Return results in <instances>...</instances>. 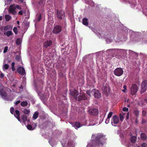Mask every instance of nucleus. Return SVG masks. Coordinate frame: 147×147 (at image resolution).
I'll return each mask as SVG.
<instances>
[{
	"label": "nucleus",
	"instance_id": "f257e3e1",
	"mask_svg": "<svg viewBox=\"0 0 147 147\" xmlns=\"http://www.w3.org/2000/svg\"><path fill=\"white\" fill-rule=\"evenodd\" d=\"M95 140L96 145L102 147L103 146V143L106 140L105 136L103 135L102 134H98L96 137Z\"/></svg>",
	"mask_w": 147,
	"mask_h": 147
},
{
	"label": "nucleus",
	"instance_id": "f03ea898",
	"mask_svg": "<svg viewBox=\"0 0 147 147\" xmlns=\"http://www.w3.org/2000/svg\"><path fill=\"white\" fill-rule=\"evenodd\" d=\"M147 89V80L143 81L142 83L141 87V93L143 94L146 91Z\"/></svg>",
	"mask_w": 147,
	"mask_h": 147
},
{
	"label": "nucleus",
	"instance_id": "7ed1b4c3",
	"mask_svg": "<svg viewBox=\"0 0 147 147\" xmlns=\"http://www.w3.org/2000/svg\"><path fill=\"white\" fill-rule=\"evenodd\" d=\"M62 27L59 25L55 26L53 28L52 31L53 33L55 34H58L62 31Z\"/></svg>",
	"mask_w": 147,
	"mask_h": 147
},
{
	"label": "nucleus",
	"instance_id": "20e7f679",
	"mask_svg": "<svg viewBox=\"0 0 147 147\" xmlns=\"http://www.w3.org/2000/svg\"><path fill=\"white\" fill-rule=\"evenodd\" d=\"M114 73L116 76H120L123 74V71L121 68L118 67L114 70Z\"/></svg>",
	"mask_w": 147,
	"mask_h": 147
},
{
	"label": "nucleus",
	"instance_id": "39448f33",
	"mask_svg": "<svg viewBox=\"0 0 147 147\" xmlns=\"http://www.w3.org/2000/svg\"><path fill=\"white\" fill-rule=\"evenodd\" d=\"M138 87L137 85L135 84L133 85L131 88V93L132 96L134 95L137 92Z\"/></svg>",
	"mask_w": 147,
	"mask_h": 147
},
{
	"label": "nucleus",
	"instance_id": "423d86ee",
	"mask_svg": "<svg viewBox=\"0 0 147 147\" xmlns=\"http://www.w3.org/2000/svg\"><path fill=\"white\" fill-rule=\"evenodd\" d=\"M57 14L58 18L59 20H61L63 17H65V11L62 10H58Z\"/></svg>",
	"mask_w": 147,
	"mask_h": 147
},
{
	"label": "nucleus",
	"instance_id": "0eeeda50",
	"mask_svg": "<svg viewBox=\"0 0 147 147\" xmlns=\"http://www.w3.org/2000/svg\"><path fill=\"white\" fill-rule=\"evenodd\" d=\"M119 122V117L117 115H114L113 116L111 120V124L113 125L114 124H117Z\"/></svg>",
	"mask_w": 147,
	"mask_h": 147
},
{
	"label": "nucleus",
	"instance_id": "6e6552de",
	"mask_svg": "<svg viewBox=\"0 0 147 147\" xmlns=\"http://www.w3.org/2000/svg\"><path fill=\"white\" fill-rule=\"evenodd\" d=\"M88 112L92 115H97L98 113V110L97 109L91 108L88 110Z\"/></svg>",
	"mask_w": 147,
	"mask_h": 147
},
{
	"label": "nucleus",
	"instance_id": "1a4fd4ad",
	"mask_svg": "<svg viewBox=\"0 0 147 147\" xmlns=\"http://www.w3.org/2000/svg\"><path fill=\"white\" fill-rule=\"evenodd\" d=\"M17 71L18 72L20 75H24L26 74L24 68L21 67H19L18 68Z\"/></svg>",
	"mask_w": 147,
	"mask_h": 147
},
{
	"label": "nucleus",
	"instance_id": "9d476101",
	"mask_svg": "<svg viewBox=\"0 0 147 147\" xmlns=\"http://www.w3.org/2000/svg\"><path fill=\"white\" fill-rule=\"evenodd\" d=\"M71 124L73 127H75L76 129H77V128L80 127L83 125L82 124H81L80 122H78L72 123Z\"/></svg>",
	"mask_w": 147,
	"mask_h": 147
},
{
	"label": "nucleus",
	"instance_id": "9b49d317",
	"mask_svg": "<svg viewBox=\"0 0 147 147\" xmlns=\"http://www.w3.org/2000/svg\"><path fill=\"white\" fill-rule=\"evenodd\" d=\"M15 10L16 7H14L13 5H11L10 6V8H9V11L10 13L15 15L16 13V12Z\"/></svg>",
	"mask_w": 147,
	"mask_h": 147
},
{
	"label": "nucleus",
	"instance_id": "f8f14e48",
	"mask_svg": "<svg viewBox=\"0 0 147 147\" xmlns=\"http://www.w3.org/2000/svg\"><path fill=\"white\" fill-rule=\"evenodd\" d=\"M71 94L74 97L75 99L77 100V96L79 94V92L78 91L75 90H74L71 91Z\"/></svg>",
	"mask_w": 147,
	"mask_h": 147
},
{
	"label": "nucleus",
	"instance_id": "ddd939ff",
	"mask_svg": "<svg viewBox=\"0 0 147 147\" xmlns=\"http://www.w3.org/2000/svg\"><path fill=\"white\" fill-rule=\"evenodd\" d=\"M93 94L95 97L98 98H100L101 97V94L99 91L95 89Z\"/></svg>",
	"mask_w": 147,
	"mask_h": 147
},
{
	"label": "nucleus",
	"instance_id": "4468645a",
	"mask_svg": "<svg viewBox=\"0 0 147 147\" xmlns=\"http://www.w3.org/2000/svg\"><path fill=\"white\" fill-rule=\"evenodd\" d=\"M103 92L106 95H108L109 94L110 88L109 87L105 86L103 87Z\"/></svg>",
	"mask_w": 147,
	"mask_h": 147
},
{
	"label": "nucleus",
	"instance_id": "2eb2a0df",
	"mask_svg": "<svg viewBox=\"0 0 147 147\" xmlns=\"http://www.w3.org/2000/svg\"><path fill=\"white\" fill-rule=\"evenodd\" d=\"M87 99V98L86 96V95L84 94L80 95L77 97V99L79 101H81L82 100H86Z\"/></svg>",
	"mask_w": 147,
	"mask_h": 147
},
{
	"label": "nucleus",
	"instance_id": "dca6fc26",
	"mask_svg": "<svg viewBox=\"0 0 147 147\" xmlns=\"http://www.w3.org/2000/svg\"><path fill=\"white\" fill-rule=\"evenodd\" d=\"M52 44L51 40H47L45 42L44 44V46L45 48H47L49 47H50Z\"/></svg>",
	"mask_w": 147,
	"mask_h": 147
},
{
	"label": "nucleus",
	"instance_id": "f3484780",
	"mask_svg": "<svg viewBox=\"0 0 147 147\" xmlns=\"http://www.w3.org/2000/svg\"><path fill=\"white\" fill-rule=\"evenodd\" d=\"M0 94L2 96L4 97H6L7 96V93L3 88H1L0 89Z\"/></svg>",
	"mask_w": 147,
	"mask_h": 147
},
{
	"label": "nucleus",
	"instance_id": "a211bd4d",
	"mask_svg": "<svg viewBox=\"0 0 147 147\" xmlns=\"http://www.w3.org/2000/svg\"><path fill=\"white\" fill-rule=\"evenodd\" d=\"M140 138L142 140L145 141L147 138V136L145 133H141L140 134Z\"/></svg>",
	"mask_w": 147,
	"mask_h": 147
},
{
	"label": "nucleus",
	"instance_id": "6ab92c4d",
	"mask_svg": "<svg viewBox=\"0 0 147 147\" xmlns=\"http://www.w3.org/2000/svg\"><path fill=\"white\" fill-rule=\"evenodd\" d=\"M34 127H32V126L30 124H28L27 125V128L29 130H33L35 128V127H36V124H34Z\"/></svg>",
	"mask_w": 147,
	"mask_h": 147
},
{
	"label": "nucleus",
	"instance_id": "aec40b11",
	"mask_svg": "<svg viewBox=\"0 0 147 147\" xmlns=\"http://www.w3.org/2000/svg\"><path fill=\"white\" fill-rule=\"evenodd\" d=\"M95 89H93L92 90H87L86 91V93L90 96H91V95H93Z\"/></svg>",
	"mask_w": 147,
	"mask_h": 147
},
{
	"label": "nucleus",
	"instance_id": "412c9836",
	"mask_svg": "<svg viewBox=\"0 0 147 147\" xmlns=\"http://www.w3.org/2000/svg\"><path fill=\"white\" fill-rule=\"evenodd\" d=\"M12 31L11 30H8L6 32L4 33L5 35H6L7 37H9L10 35H12Z\"/></svg>",
	"mask_w": 147,
	"mask_h": 147
},
{
	"label": "nucleus",
	"instance_id": "4be33fe9",
	"mask_svg": "<svg viewBox=\"0 0 147 147\" xmlns=\"http://www.w3.org/2000/svg\"><path fill=\"white\" fill-rule=\"evenodd\" d=\"M88 20L86 18H84L83 20V24L86 26H87L88 25Z\"/></svg>",
	"mask_w": 147,
	"mask_h": 147
},
{
	"label": "nucleus",
	"instance_id": "5701e85b",
	"mask_svg": "<svg viewBox=\"0 0 147 147\" xmlns=\"http://www.w3.org/2000/svg\"><path fill=\"white\" fill-rule=\"evenodd\" d=\"M22 119L23 120L24 123H25V122L27 120V117L25 115H23L22 116Z\"/></svg>",
	"mask_w": 147,
	"mask_h": 147
},
{
	"label": "nucleus",
	"instance_id": "b1692460",
	"mask_svg": "<svg viewBox=\"0 0 147 147\" xmlns=\"http://www.w3.org/2000/svg\"><path fill=\"white\" fill-rule=\"evenodd\" d=\"M12 27L10 25H7L4 27V29L5 31H7L9 30H11Z\"/></svg>",
	"mask_w": 147,
	"mask_h": 147
},
{
	"label": "nucleus",
	"instance_id": "393cba45",
	"mask_svg": "<svg viewBox=\"0 0 147 147\" xmlns=\"http://www.w3.org/2000/svg\"><path fill=\"white\" fill-rule=\"evenodd\" d=\"M39 115V113L37 112L36 111L33 114V117L34 119H36L38 117V116Z\"/></svg>",
	"mask_w": 147,
	"mask_h": 147
},
{
	"label": "nucleus",
	"instance_id": "a878e982",
	"mask_svg": "<svg viewBox=\"0 0 147 147\" xmlns=\"http://www.w3.org/2000/svg\"><path fill=\"white\" fill-rule=\"evenodd\" d=\"M139 111L138 109H135L134 111V114L136 117H138L139 115Z\"/></svg>",
	"mask_w": 147,
	"mask_h": 147
},
{
	"label": "nucleus",
	"instance_id": "bb28decb",
	"mask_svg": "<svg viewBox=\"0 0 147 147\" xmlns=\"http://www.w3.org/2000/svg\"><path fill=\"white\" fill-rule=\"evenodd\" d=\"M136 137L135 136H132L131 137V142L133 143H134L136 142Z\"/></svg>",
	"mask_w": 147,
	"mask_h": 147
},
{
	"label": "nucleus",
	"instance_id": "cd10ccee",
	"mask_svg": "<svg viewBox=\"0 0 147 147\" xmlns=\"http://www.w3.org/2000/svg\"><path fill=\"white\" fill-rule=\"evenodd\" d=\"M41 14H38L36 16V20L37 21L39 22L41 20Z\"/></svg>",
	"mask_w": 147,
	"mask_h": 147
},
{
	"label": "nucleus",
	"instance_id": "c85d7f7f",
	"mask_svg": "<svg viewBox=\"0 0 147 147\" xmlns=\"http://www.w3.org/2000/svg\"><path fill=\"white\" fill-rule=\"evenodd\" d=\"M5 18L6 19V20L8 21L11 19V17L9 15L7 14L5 15Z\"/></svg>",
	"mask_w": 147,
	"mask_h": 147
},
{
	"label": "nucleus",
	"instance_id": "c756f323",
	"mask_svg": "<svg viewBox=\"0 0 147 147\" xmlns=\"http://www.w3.org/2000/svg\"><path fill=\"white\" fill-rule=\"evenodd\" d=\"M147 99L146 98L144 99L142 101V106H144L147 103Z\"/></svg>",
	"mask_w": 147,
	"mask_h": 147
},
{
	"label": "nucleus",
	"instance_id": "7c9ffc66",
	"mask_svg": "<svg viewBox=\"0 0 147 147\" xmlns=\"http://www.w3.org/2000/svg\"><path fill=\"white\" fill-rule=\"evenodd\" d=\"M27 104H28V103L26 101H22L21 103V106L23 107L26 106Z\"/></svg>",
	"mask_w": 147,
	"mask_h": 147
},
{
	"label": "nucleus",
	"instance_id": "2f4dec72",
	"mask_svg": "<svg viewBox=\"0 0 147 147\" xmlns=\"http://www.w3.org/2000/svg\"><path fill=\"white\" fill-rule=\"evenodd\" d=\"M21 40L20 38H18L16 40V44L18 45H19L21 44Z\"/></svg>",
	"mask_w": 147,
	"mask_h": 147
},
{
	"label": "nucleus",
	"instance_id": "473e14b6",
	"mask_svg": "<svg viewBox=\"0 0 147 147\" xmlns=\"http://www.w3.org/2000/svg\"><path fill=\"white\" fill-rule=\"evenodd\" d=\"M23 113L24 114L27 115H28L30 113V111L29 110H27L26 109H24V110L23 111Z\"/></svg>",
	"mask_w": 147,
	"mask_h": 147
},
{
	"label": "nucleus",
	"instance_id": "72a5a7b5",
	"mask_svg": "<svg viewBox=\"0 0 147 147\" xmlns=\"http://www.w3.org/2000/svg\"><path fill=\"white\" fill-rule=\"evenodd\" d=\"M14 114H15L16 115V117H19L20 116V112L19 110H15V113H14Z\"/></svg>",
	"mask_w": 147,
	"mask_h": 147
},
{
	"label": "nucleus",
	"instance_id": "f704fd0d",
	"mask_svg": "<svg viewBox=\"0 0 147 147\" xmlns=\"http://www.w3.org/2000/svg\"><path fill=\"white\" fill-rule=\"evenodd\" d=\"M45 0H40L39 3V4L40 5H45Z\"/></svg>",
	"mask_w": 147,
	"mask_h": 147
},
{
	"label": "nucleus",
	"instance_id": "c9c22d12",
	"mask_svg": "<svg viewBox=\"0 0 147 147\" xmlns=\"http://www.w3.org/2000/svg\"><path fill=\"white\" fill-rule=\"evenodd\" d=\"M13 31L15 33V34H18V29L16 27H14L13 28Z\"/></svg>",
	"mask_w": 147,
	"mask_h": 147
},
{
	"label": "nucleus",
	"instance_id": "e433bc0d",
	"mask_svg": "<svg viewBox=\"0 0 147 147\" xmlns=\"http://www.w3.org/2000/svg\"><path fill=\"white\" fill-rule=\"evenodd\" d=\"M14 108L13 107H11L10 109V111L11 114H13L14 113Z\"/></svg>",
	"mask_w": 147,
	"mask_h": 147
},
{
	"label": "nucleus",
	"instance_id": "4c0bfd02",
	"mask_svg": "<svg viewBox=\"0 0 147 147\" xmlns=\"http://www.w3.org/2000/svg\"><path fill=\"white\" fill-rule=\"evenodd\" d=\"M119 117L120 119V121H123L124 119V117L123 115H121V113L119 114Z\"/></svg>",
	"mask_w": 147,
	"mask_h": 147
},
{
	"label": "nucleus",
	"instance_id": "58836bf2",
	"mask_svg": "<svg viewBox=\"0 0 147 147\" xmlns=\"http://www.w3.org/2000/svg\"><path fill=\"white\" fill-rule=\"evenodd\" d=\"M113 114V112H109V113L108 115H107V118H110L111 117H112Z\"/></svg>",
	"mask_w": 147,
	"mask_h": 147
},
{
	"label": "nucleus",
	"instance_id": "ea45409f",
	"mask_svg": "<svg viewBox=\"0 0 147 147\" xmlns=\"http://www.w3.org/2000/svg\"><path fill=\"white\" fill-rule=\"evenodd\" d=\"M9 67V65L7 64H5L4 65V68L5 69H7Z\"/></svg>",
	"mask_w": 147,
	"mask_h": 147
},
{
	"label": "nucleus",
	"instance_id": "a19ab883",
	"mask_svg": "<svg viewBox=\"0 0 147 147\" xmlns=\"http://www.w3.org/2000/svg\"><path fill=\"white\" fill-rule=\"evenodd\" d=\"M11 1V0H5V2L6 3V4H10V3Z\"/></svg>",
	"mask_w": 147,
	"mask_h": 147
},
{
	"label": "nucleus",
	"instance_id": "79ce46f5",
	"mask_svg": "<svg viewBox=\"0 0 147 147\" xmlns=\"http://www.w3.org/2000/svg\"><path fill=\"white\" fill-rule=\"evenodd\" d=\"M14 7H15L16 8L19 10H21L22 9L21 7H20L18 5H16L15 6H14Z\"/></svg>",
	"mask_w": 147,
	"mask_h": 147
},
{
	"label": "nucleus",
	"instance_id": "37998d69",
	"mask_svg": "<svg viewBox=\"0 0 147 147\" xmlns=\"http://www.w3.org/2000/svg\"><path fill=\"white\" fill-rule=\"evenodd\" d=\"M146 111H145V110H142V115L143 116H145L146 115Z\"/></svg>",
	"mask_w": 147,
	"mask_h": 147
},
{
	"label": "nucleus",
	"instance_id": "c03bdc74",
	"mask_svg": "<svg viewBox=\"0 0 147 147\" xmlns=\"http://www.w3.org/2000/svg\"><path fill=\"white\" fill-rule=\"evenodd\" d=\"M8 50V47H5L4 48V49L3 51L4 53H6Z\"/></svg>",
	"mask_w": 147,
	"mask_h": 147
},
{
	"label": "nucleus",
	"instance_id": "a18cd8bd",
	"mask_svg": "<svg viewBox=\"0 0 147 147\" xmlns=\"http://www.w3.org/2000/svg\"><path fill=\"white\" fill-rule=\"evenodd\" d=\"M123 111L125 112H127L128 111V109L127 107H125L123 108Z\"/></svg>",
	"mask_w": 147,
	"mask_h": 147
},
{
	"label": "nucleus",
	"instance_id": "49530a36",
	"mask_svg": "<svg viewBox=\"0 0 147 147\" xmlns=\"http://www.w3.org/2000/svg\"><path fill=\"white\" fill-rule=\"evenodd\" d=\"M109 119L108 118H107V119H106V120L105 121V123L107 124L108 123L109 121Z\"/></svg>",
	"mask_w": 147,
	"mask_h": 147
},
{
	"label": "nucleus",
	"instance_id": "de8ad7c7",
	"mask_svg": "<svg viewBox=\"0 0 147 147\" xmlns=\"http://www.w3.org/2000/svg\"><path fill=\"white\" fill-rule=\"evenodd\" d=\"M16 59L17 60V61H19L20 59V57L18 55H17L15 57Z\"/></svg>",
	"mask_w": 147,
	"mask_h": 147
},
{
	"label": "nucleus",
	"instance_id": "09e8293b",
	"mask_svg": "<svg viewBox=\"0 0 147 147\" xmlns=\"http://www.w3.org/2000/svg\"><path fill=\"white\" fill-rule=\"evenodd\" d=\"M18 14L21 15H22L23 14V11L22 10L20 11L19 12Z\"/></svg>",
	"mask_w": 147,
	"mask_h": 147
},
{
	"label": "nucleus",
	"instance_id": "8fccbe9b",
	"mask_svg": "<svg viewBox=\"0 0 147 147\" xmlns=\"http://www.w3.org/2000/svg\"><path fill=\"white\" fill-rule=\"evenodd\" d=\"M142 147H147V144L145 143H143L142 144Z\"/></svg>",
	"mask_w": 147,
	"mask_h": 147
},
{
	"label": "nucleus",
	"instance_id": "3c124183",
	"mask_svg": "<svg viewBox=\"0 0 147 147\" xmlns=\"http://www.w3.org/2000/svg\"><path fill=\"white\" fill-rule=\"evenodd\" d=\"M14 116L15 117H16V118H17V119H18V121H19L20 122V117L19 116V117H16V115H15V114H14Z\"/></svg>",
	"mask_w": 147,
	"mask_h": 147
},
{
	"label": "nucleus",
	"instance_id": "603ef678",
	"mask_svg": "<svg viewBox=\"0 0 147 147\" xmlns=\"http://www.w3.org/2000/svg\"><path fill=\"white\" fill-rule=\"evenodd\" d=\"M20 102V100H18L14 103V104L16 105H17L19 104Z\"/></svg>",
	"mask_w": 147,
	"mask_h": 147
},
{
	"label": "nucleus",
	"instance_id": "864d4df0",
	"mask_svg": "<svg viewBox=\"0 0 147 147\" xmlns=\"http://www.w3.org/2000/svg\"><path fill=\"white\" fill-rule=\"evenodd\" d=\"M4 75L3 74L1 73L0 75V78H2L4 77Z\"/></svg>",
	"mask_w": 147,
	"mask_h": 147
},
{
	"label": "nucleus",
	"instance_id": "5fc2aeb1",
	"mask_svg": "<svg viewBox=\"0 0 147 147\" xmlns=\"http://www.w3.org/2000/svg\"><path fill=\"white\" fill-rule=\"evenodd\" d=\"M145 122L146 121H145V119H142V124L144 123H145Z\"/></svg>",
	"mask_w": 147,
	"mask_h": 147
},
{
	"label": "nucleus",
	"instance_id": "6e6d98bb",
	"mask_svg": "<svg viewBox=\"0 0 147 147\" xmlns=\"http://www.w3.org/2000/svg\"><path fill=\"white\" fill-rule=\"evenodd\" d=\"M135 122L136 123H137V124H138V120L137 118H136L135 120Z\"/></svg>",
	"mask_w": 147,
	"mask_h": 147
},
{
	"label": "nucleus",
	"instance_id": "4d7b16f0",
	"mask_svg": "<svg viewBox=\"0 0 147 147\" xmlns=\"http://www.w3.org/2000/svg\"><path fill=\"white\" fill-rule=\"evenodd\" d=\"M15 63L14 62H12L11 64V67H14Z\"/></svg>",
	"mask_w": 147,
	"mask_h": 147
},
{
	"label": "nucleus",
	"instance_id": "13d9d810",
	"mask_svg": "<svg viewBox=\"0 0 147 147\" xmlns=\"http://www.w3.org/2000/svg\"><path fill=\"white\" fill-rule=\"evenodd\" d=\"M129 113L128 112L127 114V116H126L127 119H128L129 118Z\"/></svg>",
	"mask_w": 147,
	"mask_h": 147
},
{
	"label": "nucleus",
	"instance_id": "bf43d9fd",
	"mask_svg": "<svg viewBox=\"0 0 147 147\" xmlns=\"http://www.w3.org/2000/svg\"><path fill=\"white\" fill-rule=\"evenodd\" d=\"M11 68L12 71H14L15 70V68L14 67H11Z\"/></svg>",
	"mask_w": 147,
	"mask_h": 147
},
{
	"label": "nucleus",
	"instance_id": "052dcab7",
	"mask_svg": "<svg viewBox=\"0 0 147 147\" xmlns=\"http://www.w3.org/2000/svg\"><path fill=\"white\" fill-rule=\"evenodd\" d=\"M123 88L124 89H126V86L125 85H124L123 86Z\"/></svg>",
	"mask_w": 147,
	"mask_h": 147
},
{
	"label": "nucleus",
	"instance_id": "680f3d73",
	"mask_svg": "<svg viewBox=\"0 0 147 147\" xmlns=\"http://www.w3.org/2000/svg\"><path fill=\"white\" fill-rule=\"evenodd\" d=\"M125 90H126V89H124V90H122V91L124 92H125Z\"/></svg>",
	"mask_w": 147,
	"mask_h": 147
},
{
	"label": "nucleus",
	"instance_id": "e2e57ef3",
	"mask_svg": "<svg viewBox=\"0 0 147 147\" xmlns=\"http://www.w3.org/2000/svg\"><path fill=\"white\" fill-rule=\"evenodd\" d=\"M2 20V17L1 16H0V21L1 20Z\"/></svg>",
	"mask_w": 147,
	"mask_h": 147
},
{
	"label": "nucleus",
	"instance_id": "0e129e2a",
	"mask_svg": "<svg viewBox=\"0 0 147 147\" xmlns=\"http://www.w3.org/2000/svg\"><path fill=\"white\" fill-rule=\"evenodd\" d=\"M17 24H18V25H19V24H20V22H19V21H17Z\"/></svg>",
	"mask_w": 147,
	"mask_h": 147
},
{
	"label": "nucleus",
	"instance_id": "69168bd1",
	"mask_svg": "<svg viewBox=\"0 0 147 147\" xmlns=\"http://www.w3.org/2000/svg\"><path fill=\"white\" fill-rule=\"evenodd\" d=\"M24 0H19V1L21 2L22 3Z\"/></svg>",
	"mask_w": 147,
	"mask_h": 147
},
{
	"label": "nucleus",
	"instance_id": "338daca9",
	"mask_svg": "<svg viewBox=\"0 0 147 147\" xmlns=\"http://www.w3.org/2000/svg\"><path fill=\"white\" fill-rule=\"evenodd\" d=\"M18 27L19 28H20V26H18Z\"/></svg>",
	"mask_w": 147,
	"mask_h": 147
},
{
	"label": "nucleus",
	"instance_id": "774afa93",
	"mask_svg": "<svg viewBox=\"0 0 147 147\" xmlns=\"http://www.w3.org/2000/svg\"><path fill=\"white\" fill-rule=\"evenodd\" d=\"M146 74H147V71H146Z\"/></svg>",
	"mask_w": 147,
	"mask_h": 147
}]
</instances>
